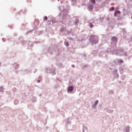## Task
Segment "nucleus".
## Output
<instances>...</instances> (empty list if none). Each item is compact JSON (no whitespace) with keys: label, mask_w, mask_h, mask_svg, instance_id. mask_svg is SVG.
Instances as JSON below:
<instances>
[{"label":"nucleus","mask_w":132,"mask_h":132,"mask_svg":"<svg viewBox=\"0 0 132 132\" xmlns=\"http://www.w3.org/2000/svg\"><path fill=\"white\" fill-rule=\"evenodd\" d=\"M90 40L91 42H93L95 44L98 42V37L96 36H91L90 37Z\"/></svg>","instance_id":"f257e3e1"},{"label":"nucleus","mask_w":132,"mask_h":132,"mask_svg":"<svg viewBox=\"0 0 132 132\" xmlns=\"http://www.w3.org/2000/svg\"><path fill=\"white\" fill-rule=\"evenodd\" d=\"M73 89V87L70 86L69 87V88L68 90V92H72V91Z\"/></svg>","instance_id":"f03ea898"},{"label":"nucleus","mask_w":132,"mask_h":132,"mask_svg":"<svg viewBox=\"0 0 132 132\" xmlns=\"http://www.w3.org/2000/svg\"><path fill=\"white\" fill-rule=\"evenodd\" d=\"M112 39L113 41H116L117 40V38L115 37H113L112 38Z\"/></svg>","instance_id":"7ed1b4c3"},{"label":"nucleus","mask_w":132,"mask_h":132,"mask_svg":"<svg viewBox=\"0 0 132 132\" xmlns=\"http://www.w3.org/2000/svg\"><path fill=\"white\" fill-rule=\"evenodd\" d=\"M91 2L92 3L94 4L95 3V0H92Z\"/></svg>","instance_id":"20e7f679"},{"label":"nucleus","mask_w":132,"mask_h":132,"mask_svg":"<svg viewBox=\"0 0 132 132\" xmlns=\"http://www.w3.org/2000/svg\"><path fill=\"white\" fill-rule=\"evenodd\" d=\"M47 20V18L46 16H45L44 18V20Z\"/></svg>","instance_id":"39448f33"},{"label":"nucleus","mask_w":132,"mask_h":132,"mask_svg":"<svg viewBox=\"0 0 132 132\" xmlns=\"http://www.w3.org/2000/svg\"><path fill=\"white\" fill-rule=\"evenodd\" d=\"M120 13V12L119 11H117L116 12V13L114 14V15L115 16H116V13H118V14H119Z\"/></svg>","instance_id":"423d86ee"},{"label":"nucleus","mask_w":132,"mask_h":132,"mask_svg":"<svg viewBox=\"0 0 132 132\" xmlns=\"http://www.w3.org/2000/svg\"><path fill=\"white\" fill-rule=\"evenodd\" d=\"M89 9L90 10H92L93 9L92 6H89Z\"/></svg>","instance_id":"0eeeda50"},{"label":"nucleus","mask_w":132,"mask_h":132,"mask_svg":"<svg viewBox=\"0 0 132 132\" xmlns=\"http://www.w3.org/2000/svg\"><path fill=\"white\" fill-rule=\"evenodd\" d=\"M118 62L120 63H122L123 62L121 60H119V61H118Z\"/></svg>","instance_id":"6e6552de"},{"label":"nucleus","mask_w":132,"mask_h":132,"mask_svg":"<svg viewBox=\"0 0 132 132\" xmlns=\"http://www.w3.org/2000/svg\"><path fill=\"white\" fill-rule=\"evenodd\" d=\"M64 44H65L67 46L68 45V43L66 42H65Z\"/></svg>","instance_id":"1a4fd4ad"},{"label":"nucleus","mask_w":132,"mask_h":132,"mask_svg":"<svg viewBox=\"0 0 132 132\" xmlns=\"http://www.w3.org/2000/svg\"><path fill=\"white\" fill-rule=\"evenodd\" d=\"M114 10V8L113 7H112L110 10V11H113Z\"/></svg>","instance_id":"9d476101"},{"label":"nucleus","mask_w":132,"mask_h":132,"mask_svg":"<svg viewBox=\"0 0 132 132\" xmlns=\"http://www.w3.org/2000/svg\"><path fill=\"white\" fill-rule=\"evenodd\" d=\"M98 103V101H95V105H96Z\"/></svg>","instance_id":"9b49d317"},{"label":"nucleus","mask_w":132,"mask_h":132,"mask_svg":"<svg viewBox=\"0 0 132 132\" xmlns=\"http://www.w3.org/2000/svg\"><path fill=\"white\" fill-rule=\"evenodd\" d=\"M93 25L92 24V23H90V27L91 28L93 27Z\"/></svg>","instance_id":"f8f14e48"},{"label":"nucleus","mask_w":132,"mask_h":132,"mask_svg":"<svg viewBox=\"0 0 132 132\" xmlns=\"http://www.w3.org/2000/svg\"><path fill=\"white\" fill-rule=\"evenodd\" d=\"M38 82H39V80H38Z\"/></svg>","instance_id":"ddd939ff"},{"label":"nucleus","mask_w":132,"mask_h":132,"mask_svg":"<svg viewBox=\"0 0 132 132\" xmlns=\"http://www.w3.org/2000/svg\"><path fill=\"white\" fill-rule=\"evenodd\" d=\"M131 18H132V16Z\"/></svg>","instance_id":"4468645a"}]
</instances>
